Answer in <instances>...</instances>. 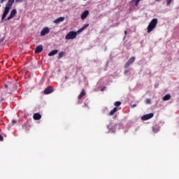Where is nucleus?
Listing matches in <instances>:
<instances>
[{"label": "nucleus", "mask_w": 179, "mask_h": 179, "mask_svg": "<svg viewBox=\"0 0 179 179\" xmlns=\"http://www.w3.org/2000/svg\"><path fill=\"white\" fill-rule=\"evenodd\" d=\"M14 2H15V0H8V3L6 4L4 11L1 16V22H3V20H5V17L8 16V13H9V11L10 10V8H12V5H13Z\"/></svg>", "instance_id": "1"}, {"label": "nucleus", "mask_w": 179, "mask_h": 179, "mask_svg": "<svg viewBox=\"0 0 179 179\" xmlns=\"http://www.w3.org/2000/svg\"><path fill=\"white\" fill-rule=\"evenodd\" d=\"M156 26H157V19L154 18L151 20L147 27V33H150L151 31H153V30L156 29Z\"/></svg>", "instance_id": "2"}, {"label": "nucleus", "mask_w": 179, "mask_h": 179, "mask_svg": "<svg viewBox=\"0 0 179 179\" xmlns=\"http://www.w3.org/2000/svg\"><path fill=\"white\" fill-rule=\"evenodd\" d=\"M78 36V32L75 31H69L65 36L66 40H73V38H76Z\"/></svg>", "instance_id": "3"}, {"label": "nucleus", "mask_w": 179, "mask_h": 179, "mask_svg": "<svg viewBox=\"0 0 179 179\" xmlns=\"http://www.w3.org/2000/svg\"><path fill=\"white\" fill-rule=\"evenodd\" d=\"M155 117V114L153 113H148L147 115H144L141 117V120L143 121H148V120H150V118H153Z\"/></svg>", "instance_id": "4"}, {"label": "nucleus", "mask_w": 179, "mask_h": 179, "mask_svg": "<svg viewBox=\"0 0 179 179\" xmlns=\"http://www.w3.org/2000/svg\"><path fill=\"white\" fill-rule=\"evenodd\" d=\"M135 57H131L128 61L124 65V68L127 69L128 68L130 65H131V64H134V62H135Z\"/></svg>", "instance_id": "5"}, {"label": "nucleus", "mask_w": 179, "mask_h": 179, "mask_svg": "<svg viewBox=\"0 0 179 179\" xmlns=\"http://www.w3.org/2000/svg\"><path fill=\"white\" fill-rule=\"evenodd\" d=\"M16 13H17L16 9H13L10 13V15L7 17L6 20H10V19H13Z\"/></svg>", "instance_id": "6"}, {"label": "nucleus", "mask_w": 179, "mask_h": 179, "mask_svg": "<svg viewBox=\"0 0 179 179\" xmlns=\"http://www.w3.org/2000/svg\"><path fill=\"white\" fill-rule=\"evenodd\" d=\"M54 92V88L52 86H49L44 90V94H50Z\"/></svg>", "instance_id": "7"}, {"label": "nucleus", "mask_w": 179, "mask_h": 179, "mask_svg": "<svg viewBox=\"0 0 179 179\" xmlns=\"http://www.w3.org/2000/svg\"><path fill=\"white\" fill-rule=\"evenodd\" d=\"M48 33H50V28H48V27H44L41 31V36H45L48 34Z\"/></svg>", "instance_id": "8"}, {"label": "nucleus", "mask_w": 179, "mask_h": 179, "mask_svg": "<svg viewBox=\"0 0 179 179\" xmlns=\"http://www.w3.org/2000/svg\"><path fill=\"white\" fill-rule=\"evenodd\" d=\"M64 20H65L64 17H59L57 19L53 21V23H55V24H59V23H61V22H64Z\"/></svg>", "instance_id": "9"}, {"label": "nucleus", "mask_w": 179, "mask_h": 179, "mask_svg": "<svg viewBox=\"0 0 179 179\" xmlns=\"http://www.w3.org/2000/svg\"><path fill=\"white\" fill-rule=\"evenodd\" d=\"M87 16H89V10H86L81 15L82 20H85V19H86Z\"/></svg>", "instance_id": "10"}, {"label": "nucleus", "mask_w": 179, "mask_h": 179, "mask_svg": "<svg viewBox=\"0 0 179 179\" xmlns=\"http://www.w3.org/2000/svg\"><path fill=\"white\" fill-rule=\"evenodd\" d=\"M43 52V45H40L36 48L35 54H40Z\"/></svg>", "instance_id": "11"}, {"label": "nucleus", "mask_w": 179, "mask_h": 179, "mask_svg": "<svg viewBox=\"0 0 179 179\" xmlns=\"http://www.w3.org/2000/svg\"><path fill=\"white\" fill-rule=\"evenodd\" d=\"M33 118L35 121H38V120H41V115L40 113H34Z\"/></svg>", "instance_id": "12"}, {"label": "nucleus", "mask_w": 179, "mask_h": 179, "mask_svg": "<svg viewBox=\"0 0 179 179\" xmlns=\"http://www.w3.org/2000/svg\"><path fill=\"white\" fill-rule=\"evenodd\" d=\"M85 96H86V92L85 90H83L81 93L78 96V100H80V99H82V97H85Z\"/></svg>", "instance_id": "13"}, {"label": "nucleus", "mask_w": 179, "mask_h": 179, "mask_svg": "<svg viewBox=\"0 0 179 179\" xmlns=\"http://www.w3.org/2000/svg\"><path fill=\"white\" fill-rule=\"evenodd\" d=\"M56 54H58V50H52L50 52L48 53V56L52 57L53 55H55Z\"/></svg>", "instance_id": "14"}, {"label": "nucleus", "mask_w": 179, "mask_h": 179, "mask_svg": "<svg viewBox=\"0 0 179 179\" xmlns=\"http://www.w3.org/2000/svg\"><path fill=\"white\" fill-rule=\"evenodd\" d=\"M170 99H171V95H170V94H166V95H165L163 98H162V100L164 101H167V100H170Z\"/></svg>", "instance_id": "15"}, {"label": "nucleus", "mask_w": 179, "mask_h": 179, "mask_svg": "<svg viewBox=\"0 0 179 179\" xmlns=\"http://www.w3.org/2000/svg\"><path fill=\"white\" fill-rule=\"evenodd\" d=\"M117 113V107L114 108L109 113V115H114Z\"/></svg>", "instance_id": "16"}, {"label": "nucleus", "mask_w": 179, "mask_h": 179, "mask_svg": "<svg viewBox=\"0 0 179 179\" xmlns=\"http://www.w3.org/2000/svg\"><path fill=\"white\" fill-rule=\"evenodd\" d=\"M64 55H65V52H60L59 53V55H58L57 58L59 59H61V58H62V57H64Z\"/></svg>", "instance_id": "17"}, {"label": "nucleus", "mask_w": 179, "mask_h": 179, "mask_svg": "<svg viewBox=\"0 0 179 179\" xmlns=\"http://www.w3.org/2000/svg\"><path fill=\"white\" fill-rule=\"evenodd\" d=\"M132 2H135V6H138L141 0H132Z\"/></svg>", "instance_id": "18"}, {"label": "nucleus", "mask_w": 179, "mask_h": 179, "mask_svg": "<svg viewBox=\"0 0 179 179\" xmlns=\"http://www.w3.org/2000/svg\"><path fill=\"white\" fill-rule=\"evenodd\" d=\"M114 106H115V107H120V106H121V101H115Z\"/></svg>", "instance_id": "19"}, {"label": "nucleus", "mask_w": 179, "mask_h": 179, "mask_svg": "<svg viewBox=\"0 0 179 179\" xmlns=\"http://www.w3.org/2000/svg\"><path fill=\"white\" fill-rule=\"evenodd\" d=\"M172 2H174V0H166V5L169 6Z\"/></svg>", "instance_id": "20"}, {"label": "nucleus", "mask_w": 179, "mask_h": 179, "mask_svg": "<svg viewBox=\"0 0 179 179\" xmlns=\"http://www.w3.org/2000/svg\"><path fill=\"white\" fill-rule=\"evenodd\" d=\"M83 30H85V29L83 27L80 29L78 30V31H77L78 34H79V33H82V31H83Z\"/></svg>", "instance_id": "21"}, {"label": "nucleus", "mask_w": 179, "mask_h": 179, "mask_svg": "<svg viewBox=\"0 0 179 179\" xmlns=\"http://www.w3.org/2000/svg\"><path fill=\"white\" fill-rule=\"evenodd\" d=\"M151 100L150 99H145V103L146 104H150Z\"/></svg>", "instance_id": "22"}, {"label": "nucleus", "mask_w": 179, "mask_h": 179, "mask_svg": "<svg viewBox=\"0 0 179 179\" xmlns=\"http://www.w3.org/2000/svg\"><path fill=\"white\" fill-rule=\"evenodd\" d=\"M15 2H17V3H20L23 2V0H15Z\"/></svg>", "instance_id": "23"}, {"label": "nucleus", "mask_w": 179, "mask_h": 179, "mask_svg": "<svg viewBox=\"0 0 179 179\" xmlns=\"http://www.w3.org/2000/svg\"><path fill=\"white\" fill-rule=\"evenodd\" d=\"M83 27L84 28V29L87 27H89V24H85Z\"/></svg>", "instance_id": "24"}, {"label": "nucleus", "mask_w": 179, "mask_h": 179, "mask_svg": "<svg viewBox=\"0 0 179 179\" xmlns=\"http://www.w3.org/2000/svg\"><path fill=\"white\" fill-rule=\"evenodd\" d=\"M12 124H13V125H15V124H16V120H12Z\"/></svg>", "instance_id": "25"}, {"label": "nucleus", "mask_w": 179, "mask_h": 179, "mask_svg": "<svg viewBox=\"0 0 179 179\" xmlns=\"http://www.w3.org/2000/svg\"><path fill=\"white\" fill-rule=\"evenodd\" d=\"M0 141H3V136H2L1 135H0Z\"/></svg>", "instance_id": "26"}, {"label": "nucleus", "mask_w": 179, "mask_h": 179, "mask_svg": "<svg viewBox=\"0 0 179 179\" xmlns=\"http://www.w3.org/2000/svg\"><path fill=\"white\" fill-rule=\"evenodd\" d=\"M128 72H129V70L124 71V75H127V73H128Z\"/></svg>", "instance_id": "27"}, {"label": "nucleus", "mask_w": 179, "mask_h": 179, "mask_svg": "<svg viewBox=\"0 0 179 179\" xmlns=\"http://www.w3.org/2000/svg\"><path fill=\"white\" fill-rule=\"evenodd\" d=\"M3 2H5V0H1L0 1V3H3Z\"/></svg>", "instance_id": "28"}, {"label": "nucleus", "mask_w": 179, "mask_h": 179, "mask_svg": "<svg viewBox=\"0 0 179 179\" xmlns=\"http://www.w3.org/2000/svg\"><path fill=\"white\" fill-rule=\"evenodd\" d=\"M127 31H124V37H127Z\"/></svg>", "instance_id": "29"}, {"label": "nucleus", "mask_w": 179, "mask_h": 179, "mask_svg": "<svg viewBox=\"0 0 179 179\" xmlns=\"http://www.w3.org/2000/svg\"><path fill=\"white\" fill-rule=\"evenodd\" d=\"M4 87H5V89H8V85L6 84V85H4Z\"/></svg>", "instance_id": "30"}, {"label": "nucleus", "mask_w": 179, "mask_h": 179, "mask_svg": "<svg viewBox=\"0 0 179 179\" xmlns=\"http://www.w3.org/2000/svg\"><path fill=\"white\" fill-rule=\"evenodd\" d=\"M59 2H64V0H59Z\"/></svg>", "instance_id": "31"}, {"label": "nucleus", "mask_w": 179, "mask_h": 179, "mask_svg": "<svg viewBox=\"0 0 179 179\" xmlns=\"http://www.w3.org/2000/svg\"><path fill=\"white\" fill-rule=\"evenodd\" d=\"M157 2H159L160 0H155Z\"/></svg>", "instance_id": "32"}, {"label": "nucleus", "mask_w": 179, "mask_h": 179, "mask_svg": "<svg viewBox=\"0 0 179 179\" xmlns=\"http://www.w3.org/2000/svg\"><path fill=\"white\" fill-rule=\"evenodd\" d=\"M134 107H136V105H134Z\"/></svg>", "instance_id": "33"}, {"label": "nucleus", "mask_w": 179, "mask_h": 179, "mask_svg": "<svg viewBox=\"0 0 179 179\" xmlns=\"http://www.w3.org/2000/svg\"><path fill=\"white\" fill-rule=\"evenodd\" d=\"M103 90H104V89H101V91L103 92Z\"/></svg>", "instance_id": "34"}, {"label": "nucleus", "mask_w": 179, "mask_h": 179, "mask_svg": "<svg viewBox=\"0 0 179 179\" xmlns=\"http://www.w3.org/2000/svg\"><path fill=\"white\" fill-rule=\"evenodd\" d=\"M1 40H0V44H1Z\"/></svg>", "instance_id": "35"}]
</instances>
